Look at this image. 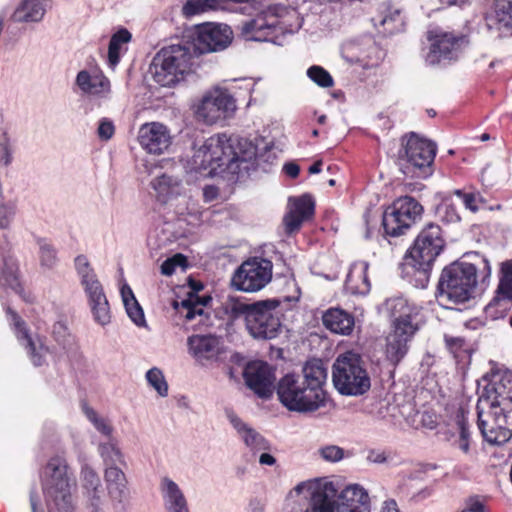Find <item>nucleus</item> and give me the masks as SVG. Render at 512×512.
Instances as JSON below:
<instances>
[{
	"instance_id": "obj_7",
	"label": "nucleus",
	"mask_w": 512,
	"mask_h": 512,
	"mask_svg": "<svg viewBox=\"0 0 512 512\" xmlns=\"http://www.w3.org/2000/svg\"><path fill=\"white\" fill-rule=\"evenodd\" d=\"M444 246L445 241L440 226L430 223L421 230L409 249L405 265L413 268L422 282H427L433 263L443 251Z\"/></svg>"
},
{
	"instance_id": "obj_16",
	"label": "nucleus",
	"mask_w": 512,
	"mask_h": 512,
	"mask_svg": "<svg viewBox=\"0 0 512 512\" xmlns=\"http://www.w3.org/2000/svg\"><path fill=\"white\" fill-rule=\"evenodd\" d=\"M285 7L272 5L261 11L255 18L241 24V35L250 41H269L280 24Z\"/></svg>"
},
{
	"instance_id": "obj_15",
	"label": "nucleus",
	"mask_w": 512,
	"mask_h": 512,
	"mask_svg": "<svg viewBox=\"0 0 512 512\" xmlns=\"http://www.w3.org/2000/svg\"><path fill=\"white\" fill-rule=\"evenodd\" d=\"M399 158L418 170L429 169L435 159L437 146L434 142L411 132L401 138Z\"/></svg>"
},
{
	"instance_id": "obj_3",
	"label": "nucleus",
	"mask_w": 512,
	"mask_h": 512,
	"mask_svg": "<svg viewBox=\"0 0 512 512\" xmlns=\"http://www.w3.org/2000/svg\"><path fill=\"white\" fill-rule=\"evenodd\" d=\"M491 278V265L487 258L477 255L474 263L456 261L446 266L440 275L438 297L452 303H465L477 290L484 291Z\"/></svg>"
},
{
	"instance_id": "obj_53",
	"label": "nucleus",
	"mask_w": 512,
	"mask_h": 512,
	"mask_svg": "<svg viewBox=\"0 0 512 512\" xmlns=\"http://www.w3.org/2000/svg\"><path fill=\"white\" fill-rule=\"evenodd\" d=\"M320 457L331 463H336L345 458L346 452L343 448L337 445H325L318 449Z\"/></svg>"
},
{
	"instance_id": "obj_40",
	"label": "nucleus",
	"mask_w": 512,
	"mask_h": 512,
	"mask_svg": "<svg viewBox=\"0 0 512 512\" xmlns=\"http://www.w3.org/2000/svg\"><path fill=\"white\" fill-rule=\"evenodd\" d=\"M132 40V34L121 28L116 31L110 39L108 47V65L115 68L120 62L121 55L127 51V44Z\"/></svg>"
},
{
	"instance_id": "obj_10",
	"label": "nucleus",
	"mask_w": 512,
	"mask_h": 512,
	"mask_svg": "<svg viewBox=\"0 0 512 512\" xmlns=\"http://www.w3.org/2000/svg\"><path fill=\"white\" fill-rule=\"evenodd\" d=\"M236 109V99L229 90L214 86L203 95L196 115L204 123L213 125L232 118Z\"/></svg>"
},
{
	"instance_id": "obj_20",
	"label": "nucleus",
	"mask_w": 512,
	"mask_h": 512,
	"mask_svg": "<svg viewBox=\"0 0 512 512\" xmlns=\"http://www.w3.org/2000/svg\"><path fill=\"white\" fill-rule=\"evenodd\" d=\"M138 141L147 153L161 155L171 146L172 136L164 124L149 122L139 128Z\"/></svg>"
},
{
	"instance_id": "obj_6",
	"label": "nucleus",
	"mask_w": 512,
	"mask_h": 512,
	"mask_svg": "<svg viewBox=\"0 0 512 512\" xmlns=\"http://www.w3.org/2000/svg\"><path fill=\"white\" fill-rule=\"evenodd\" d=\"M335 389L344 396H362L371 388V378L362 357L352 351L340 354L332 367Z\"/></svg>"
},
{
	"instance_id": "obj_52",
	"label": "nucleus",
	"mask_w": 512,
	"mask_h": 512,
	"mask_svg": "<svg viewBox=\"0 0 512 512\" xmlns=\"http://www.w3.org/2000/svg\"><path fill=\"white\" fill-rule=\"evenodd\" d=\"M147 382L153 387L161 397L168 395V384L164 378L162 371L153 367L146 373Z\"/></svg>"
},
{
	"instance_id": "obj_36",
	"label": "nucleus",
	"mask_w": 512,
	"mask_h": 512,
	"mask_svg": "<svg viewBox=\"0 0 512 512\" xmlns=\"http://www.w3.org/2000/svg\"><path fill=\"white\" fill-rule=\"evenodd\" d=\"M82 481L92 512H100L103 490L99 476L92 468L84 466L82 468Z\"/></svg>"
},
{
	"instance_id": "obj_42",
	"label": "nucleus",
	"mask_w": 512,
	"mask_h": 512,
	"mask_svg": "<svg viewBox=\"0 0 512 512\" xmlns=\"http://www.w3.org/2000/svg\"><path fill=\"white\" fill-rule=\"evenodd\" d=\"M488 18L499 29L512 30V0H493Z\"/></svg>"
},
{
	"instance_id": "obj_19",
	"label": "nucleus",
	"mask_w": 512,
	"mask_h": 512,
	"mask_svg": "<svg viewBox=\"0 0 512 512\" xmlns=\"http://www.w3.org/2000/svg\"><path fill=\"white\" fill-rule=\"evenodd\" d=\"M416 324L400 322L392 326L391 332L386 337L385 355L387 360L397 365L407 354L409 342L416 333Z\"/></svg>"
},
{
	"instance_id": "obj_47",
	"label": "nucleus",
	"mask_w": 512,
	"mask_h": 512,
	"mask_svg": "<svg viewBox=\"0 0 512 512\" xmlns=\"http://www.w3.org/2000/svg\"><path fill=\"white\" fill-rule=\"evenodd\" d=\"M497 291L504 298L512 300V260L504 261L501 264Z\"/></svg>"
},
{
	"instance_id": "obj_29",
	"label": "nucleus",
	"mask_w": 512,
	"mask_h": 512,
	"mask_svg": "<svg viewBox=\"0 0 512 512\" xmlns=\"http://www.w3.org/2000/svg\"><path fill=\"white\" fill-rule=\"evenodd\" d=\"M446 441L450 446L468 455L471 451L472 436L468 422L467 412L459 409L455 415V425L446 433Z\"/></svg>"
},
{
	"instance_id": "obj_58",
	"label": "nucleus",
	"mask_w": 512,
	"mask_h": 512,
	"mask_svg": "<svg viewBox=\"0 0 512 512\" xmlns=\"http://www.w3.org/2000/svg\"><path fill=\"white\" fill-rule=\"evenodd\" d=\"M444 341L447 349L455 356L458 357L459 354L465 350L466 341L462 337L451 336L448 334L444 335Z\"/></svg>"
},
{
	"instance_id": "obj_63",
	"label": "nucleus",
	"mask_w": 512,
	"mask_h": 512,
	"mask_svg": "<svg viewBox=\"0 0 512 512\" xmlns=\"http://www.w3.org/2000/svg\"><path fill=\"white\" fill-rule=\"evenodd\" d=\"M367 459L371 463L381 464L386 461L387 457H386L385 453L382 451L372 450L369 452Z\"/></svg>"
},
{
	"instance_id": "obj_49",
	"label": "nucleus",
	"mask_w": 512,
	"mask_h": 512,
	"mask_svg": "<svg viewBox=\"0 0 512 512\" xmlns=\"http://www.w3.org/2000/svg\"><path fill=\"white\" fill-rule=\"evenodd\" d=\"M307 77L322 88H330L334 85L331 74L322 66L313 65L307 69Z\"/></svg>"
},
{
	"instance_id": "obj_18",
	"label": "nucleus",
	"mask_w": 512,
	"mask_h": 512,
	"mask_svg": "<svg viewBox=\"0 0 512 512\" xmlns=\"http://www.w3.org/2000/svg\"><path fill=\"white\" fill-rule=\"evenodd\" d=\"M246 385L260 398L272 396L275 387V368L263 361L250 362L244 369Z\"/></svg>"
},
{
	"instance_id": "obj_64",
	"label": "nucleus",
	"mask_w": 512,
	"mask_h": 512,
	"mask_svg": "<svg viewBox=\"0 0 512 512\" xmlns=\"http://www.w3.org/2000/svg\"><path fill=\"white\" fill-rule=\"evenodd\" d=\"M380 512H400V510L394 499H388L383 502Z\"/></svg>"
},
{
	"instance_id": "obj_24",
	"label": "nucleus",
	"mask_w": 512,
	"mask_h": 512,
	"mask_svg": "<svg viewBox=\"0 0 512 512\" xmlns=\"http://www.w3.org/2000/svg\"><path fill=\"white\" fill-rule=\"evenodd\" d=\"M335 512H371L368 492L358 484L347 486L335 497Z\"/></svg>"
},
{
	"instance_id": "obj_30",
	"label": "nucleus",
	"mask_w": 512,
	"mask_h": 512,
	"mask_svg": "<svg viewBox=\"0 0 512 512\" xmlns=\"http://www.w3.org/2000/svg\"><path fill=\"white\" fill-rule=\"evenodd\" d=\"M0 285L11 288L25 302H33L31 293H26L18 278V264L11 256L0 255Z\"/></svg>"
},
{
	"instance_id": "obj_11",
	"label": "nucleus",
	"mask_w": 512,
	"mask_h": 512,
	"mask_svg": "<svg viewBox=\"0 0 512 512\" xmlns=\"http://www.w3.org/2000/svg\"><path fill=\"white\" fill-rule=\"evenodd\" d=\"M187 37L198 55L226 49L233 40V31L227 24L206 22L195 26Z\"/></svg>"
},
{
	"instance_id": "obj_35",
	"label": "nucleus",
	"mask_w": 512,
	"mask_h": 512,
	"mask_svg": "<svg viewBox=\"0 0 512 512\" xmlns=\"http://www.w3.org/2000/svg\"><path fill=\"white\" fill-rule=\"evenodd\" d=\"M104 479L110 498L121 503L128 496L125 473L118 466H108L104 471Z\"/></svg>"
},
{
	"instance_id": "obj_12",
	"label": "nucleus",
	"mask_w": 512,
	"mask_h": 512,
	"mask_svg": "<svg viewBox=\"0 0 512 512\" xmlns=\"http://www.w3.org/2000/svg\"><path fill=\"white\" fill-rule=\"evenodd\" d=\"M272 268L270 260L258 257L248 259L233 274L232 285L239 291H259L270 282Z\"/></svg>"
},
{
	"instance_id": "obj_51",
	"label": "nucleus",
	"mask_w": 512,
	"mask_h": 512,
	"mask_svg": "<svg viewBox=\"0 0 512 512\" xmlns=\"http://www.w3.org/2000/svg\"><path fill=\"white\" fill-rule=\"evenodd\" d=\"M84 413L98 432L108 438L112 437L113 427L107 419L98 416L96 411L88 406L84 407Z\"/></svg>"
},
{
	"instance_id": "obj_21",
	"label": "nucleus",
	"mask_w": 512,
	"mask_h": 512,
	"mask_svg": "<svg viewBox=\"0 0 512 512\" xmlns=\"http://www.w3.org/2000/svg\"><path fill=\"white\" fill-rule=\"evenodd\" d=\"M5 311L18 341L27 350L33 365L36 367L42 366L45 362V356L48 353L47 347H45L39 340L36 341L31 337L25 322L14 310L9 306H6Z\"/></svg>"
},
{
	"instance_id": "obj_23",
	"label": "nucleus",
	"mask_w": 512,
	"mask_h": 512,
	"mask_svg": "<svg viewBox=\"0 0 512 512\" xmlns=\"http://www.w3.org/2000/svg\"><path fill=\"white\" fill-rule=\"evenodd\" d=\"M315 209L313 198L304 194L299 197H290L288 199V211L283 218L285 231L292 234L300 229L303 222L309 220Z\"/></svg>"
},
{
	"instance_id": "obj_17",
	"label": "nucleus",
	"mask_w": 512,
	"mask_h": 512,
	"mask_svg": "<svg viewBox=\"0 0 512 512\" xmlns=\"http://www.w3.org/2000/svg\"><path fill=\"white\" fill-rule=\"evenodd\" d=\"M298 494L307 491L310 495L309 506L305 512H335L337 488L327 480L301 482L295 487Z\"/></svg>"
},
{
	"instance_id": "obj_48",
	"label": "nucleus",
	"mask_w": 512,
	"mask_h": 512,
	"mask_svg": "<svg viewBox=\"0 0 512 512\" xmlns=\"http://www.w3.org/2000/svg\"><path fill=\"white\" fill-rule=\"evenodd\" d=\"M438 217L445 223H457L460 215L450 196H445L437 207Z\"/></svg>"
},
{
	"instance_id": "obj_2",
	"label": "nucleus",
	"mask_w": 512,
	"mask_h": 512,
	"mask_svg": "<svg viewBox=\"0 0 512 512\" xmlns=\"http://www.w3.org/2000/svg\"><path fill=\"white\" fill-rule=\"evenodd\" d=\"M327 368L319 359L309 360L302 374L288 373L278 381L279 402L290 412L313 413L326 405Z\"/></svg>"
},
{
	"instance_id": "obj_34",
	"label": "nucleus",
	"mask_w": 512,
	"mask_h": 512,
	"mask_svg": "<svg viewBox=\"0 0 512 512\" xmlns=\"http://www.w3.org/2000/svg\"><path fill=\"white\" fill-rule=\"evenodd\" d=\"M47 11V0H23L15 9L12 18L17 23H39Z\"/></svg>"
},
{
	"instance_id": "obj_56",
	"label": "nucleus",
	"mask_w": 512,
	"mask_h": 512,
	"mask_svg": "<svg viewBox=\"0 0 512 512\" xmlns=\"http://www.w3.org/2000/svg\"><path fill=\"white\" fill-rule=\"evenodd\" d=\"M185 263H186L185 256H183L182 254H176L173 257L166 259L161 264V273L163 275L170 276L175 272L176 267H178V266L184 267Z\"/></svg>"
},
{
	"instance_id": "obj_59",
	"label": "nucleus",
	"mask_w": 512,
	"mask_h": 512,
	"mask_svg": "<svg viewBox=\"0 0 512 512\" xmlns=\"http://www.w3.org/2000/svg\"><path fill=\"white\" fill-rule=\"evenodd\" d=\"M115 133V126L109 118H102L99 121L97 128V135L103 141L110 140Z\"/></svg>"
},
{
	"instance_id": "obj_61",
	"label": "nucleus",
	"mask_w": 512,
	"mask_h": 512,
	"mask_svg": "<svg viewBox=\"0 0 512 512\" xmlns=\"http://www.w3.org/2000/svg\"><path fill=\"white\" fill-rule=\"evenodd\" d=\"M181 306L186 309L185 318L193 320L197 315H202L204 310L200 303H194L193 299H186L181 302Z\"/></svg>"
},
{
	"instance_id": "obj_46",
	"label": "nucleus",
	"mask_w": 512,
	"mask_h": 512,
	"mask_svg": "<svg viewBox=\"0 0 512 512\" xmlns=\"http://www.w3.org/2000/svg\"><path fill=\"white\" fill-rule=\"evenodd\" d=\"M98 451L106 467L117 466V464L125 465L123 453L114 441L110 440L100 444Z\"/></svg>"
},
{
	"instance_id": "obj_1",
	"label": "nucleus",
	"mask_w": 512,
	"mask_h": 512,
	"mask_svg": "<svg viewBox=\"0 0 512 512\" xmlns=\"http://www.w3.org/2000/svg\"><path fill=\"white\" fill-rule=\"evenodd\" d=\"M477 425L490 444L502 445L512 437V373L495 376L482 389L477 405Z\"/></svg>"
},
{
	"instance_id": "obj_45",
	"label": "nucleus",
	"mask_w": 512,
	"mask_h": 512,
	"mask_svg": "<svg viewBox=\"0 0 512 512\" xmlns=\"http://www.w3.org/2000/svg\"><path fill=\"white\" fill-rule=\"evenodd\" d=\"M192 162L196 169L208 170L210 175L220 173L219 169L216 168V162L214 161L212 153L207 149L206 141L194 152Z\"/></svg>"
},
{
	"instance_id": "obj_14",
	"label": "nucleus",
	"mask_w": 512,
	"mask_h": 512,
	"mask_svg": "<svg viewBox=\"0 0 512 512\" xmlns=\"http://www.w3.org/2000/svg\"><path fill=\"white\" fill-rule=\"evenodd\" d=\"M190 355L202 367H212L224 362L227 358V349L219 337L206 334H195L187 339Z\"/></svg>"
},
{
	"instance_id": "obj_55",
	"label": "nucleus",
	"mask_w": 512,
	"mask_h": 512,
	"mask_svg": "<svg viewBox=\"0 0 512 512\" xmlns=\"http://www.w3.org/2000/svg\"><path fill=\"white\" fill-rule=\"evenodd\" d=\"M16 213V204L0 202V228L8 229Z\"/></svg>"
},
{
	"instance_id": "obj_26",
	"label": "nucleus",
	"mask_w": 512,
	"mask_h": 512,
	"mask_svg": "<svg viewBox=\"0 0 512 512\" xmlns=\"http://www.w3.org/2000/svg\"><path fill=\"white\" fill-rule=\"evenodd\" d=\"M74 266L87 300L105 294L104 288L87 256L75 257Z\"/></svg>"
},
{
	"instance_id": "obj_43",
	"label": "nucleus",
	"mask_w": 512,
	"mask_h": 512,
	"mask_svg": "<svg viewBox=\"0 0 512 512\" xmlns=\"http://www.w3.org/2000/svg\"><path fill=\"white\" fill-rule=\"evenodd\" d=\"M122 300L126 309V312L132 322L138 327H145L146 320L143 309L136 300L131 288L125 285L121 289Z\"/></svg>"
},
{
	"instance_id": "obj_4",
	"label": "nucleus",
	"mask_w": 512,
	"mask_h": 512,
	"mask_svg": "<svg viewBox=\"0 0 512 512\" xmlns=\"http://www.w3.org/2000/svg\"><path fill=\"white\" fill-rule=\"evenodd\" d=\"M199 56L187 36L177 43L161 48L154 56L150 72L161 86L176 84L185 74L192 72L195 58Z\"/></svg>"
},
{
	"instance_id": "obj_62",
	"label": "nucleus",
	"mask_w": 512,
	"mask_h": 512,
	"mask_svg": "<svg viewBox=\"0 0 512 512\" xmlns=\"http://www.w3.org/2000/svg\"><path fill=\"white\" fill-rule=\"evenodd\" d=\"M219 190L216 186L207 185L203 188V198L205 202H211L217 198Z\"/></svg>"
},
{
	"instance_id": "obj_22",
	"label": "nucleus",
	"mask_w": 512,
	"mask_h": 512,
	"mask_svg": "<svg viewBox=\"0 0 512 512\" xmlns=\"http://www.w3.org/2000/svg\"><path fill=\"white\" fill-rule=\"evenodd\" d=\"M75 85L81 94L87 97L107 99L111 94L110 80L100 69L79 71L76 75Z\"/></svg>"
},
{
	"instance_id": "obj_31",
	"label": "nucleus",
	"mask_w": 512,
	"mask_h": 512,
	"mask_svg": "<svg viewBox=\"0 0 512 512\" xmlns=\"http://www.w3.org/2000/svg\"><path fill=\"white\" fill-rule=\"evenodd\" d=\"M151 187L155 191L158 200L170 207L184 194L182 182L167 174L153 178Z\"/></svg>"
},
{
	"instance_id": "obj_9",
	"label": "nucleus",
	"mask_w": 512,
	"mask_h": 512,
	"mask_svg": "<svg viewBox=\"0 0 512 512\" xmlns=\"http://www.w3.org/2000/svg\"><path fill=\"white\" fill-rule=\"evenodd\" d=\"M423 213L422 205L413 197H400L382 215L384 232L396 237L404 234Z\"/></svg>"
},
{
	"instance_id": "obj_33",
	"label": "nucleus",
	"mask_w": 512,
	"mask_h": 512,
	"mask_svg": "<svg viewBox=\"0 0 512 512\" xmlns=\"http://www.w3.org/2000/svg\"><path fill=\"white\" fill-rule=\"evenodd\" d=\"M323 325L333 333L350 335L354 329V316L341 308H330L322 316Z\"/></svg>"
},
{
	"instance_id": "obj_25",
	"label": "nucleus",
	"mask_w": 512,
	"mask_h": 512,
	"mask_svg": "<svg viewBox=\"0 0 512 512\" xmlns=\"http://www.w3.org/2000/svg\"><path fill=\"white\" fill-rule=\"evenodd\" d=\"M207 149L212 153L214 161L216 162V168L219 172H229L236 174V168H234L233 157V139L228 138L225 134L213 135L206 139Z\"/></svg>"
},
{
	"instance_id": "obj_13",
	"label": "nucleus",
	"mask_w": 512,
	"mask_h": 512,
	"mask_svg": "<svg viewBox=\"0 0 512 512\" xmlns=\"http://www.w3.org/2000/svg\"><path fill=\"white\" fill-rule=\"evenodd\" d=\"M431 44L425 54V63L430 66L456 61L468 45L465 35L441 33L430 38Z\"/></svg>"
},
{
	"instance_id": "obj_39",
	"label": "nucleus",
	"mask_w": 512,
	"mask_h": 512,
	"mask_svg": "<svg viewBox=\"0 0 512 512\" xmlns=\"http://www.w3.org/2000/svg\"><path fill=\"white\" fill-rule=\"evenodd\" d=\"M372 21L375 27L382 26L388 33L398 31L403 25L401 11L388 4L379 7L378 15L373 17Z\"/></svg>"
},
{
	"instance_id": "obj_37",
	"label": "nucleus",
	"mask_w": 512,
	"mask_h": 512,
	"mask_svg": "<svg viewBox=\"0 0 512 512\" xmlns=\"http://www.w3.org/2000/svg\"><path fill=\"white\" fill-rule=\"evenodd\" d=\"M174 213L179 217V220L187 222L189 225L198 226L203 221V213L198 203L191 199V197L183 194L175 203L170 207Z\"/></svg>"
},
{
	"instance_id": "obj_32",
	"label": "nucleus",
	"mask_w": 512,
	"mask_h": 512,
	"mask_svg": "<svg viewBox=\"0 0 512 512\" xmlns=\"http://www.w3.org/2000/svg\"><path fill=\"white\" fill-rule=\"evenodd\" d=\"M369 264L366 261H357L350 266L345 280V290L352 295H367L371 289L368 278Z\"/></svg>"
},
{
	"instance_id": "obj_54",
	"label": "nucleus",
	"mask_w": 512,
	"mask_h": 512,
	"mask_svg": "<svg viewBox=\"0 0 512 512\" xmlns=\"http://www.w3.org/2000/svg\"><path fill=\"white\" fill-rule=\"evenodd\" d=\"M0 149L2 152V160L5 166H9L13 161V141L7 130H4L1 135Z\"/></svg>"
},
{
	"instance_id": "obj_60",
	"label": "nucleus",
	"mask_w": 512,
	"mask_h": 512,
	"mask_svg": "<svg viewBox=\"0 0 512 512\" xmlns=\"http://www.w3.org/2000/svg\"><path fill=\"white\" fill-rule=\"evenodd\" d=\"M182 15L189 19L193 16L205 13L201 0H186L182 6Z\"/></svg>"
},
{
	"instance_id": "obj_5",
	"label": "nucleus",
	"mask_w": 512,
	"mask_h": 512,
	"mask_svg": "<svg viewBox=\"0 0 512 512\" xmlns=\"http://www.w3.org/2000/svg\"><path fill=\"white\" fill-rule=\"evenodd\" d=\"M278 299H266L254 303H238L233 311L242 315L250 335L255 339L271 340L276 338L282 329Z\"/></svg>"
},
{
	"instance_id": "obj_8",
	"label": "nucleus",
	"mask_w": 512,
	"mask_h": 512,
	"mask_svg": "<svg viewBox=\"0 0 512 512\" xmlns=\"http://www.w3.org/2000/svg\"><path fill=\"white\" fill-rule=\"evenodd\" d=\"M67 464L61 458H52L44 471L43 491L50 512H72L74 502Z\"/></svg>"
},
{
	"instance_id": "obj_28",
	"label": "nucleus",
	"mask_w": 512,
	"mask_h": 512,
	"mask_svg": "<svg viewBox=\"0 0 512 512\" xmlns=\"http://www.w3.org/2000/svg\"><path fill=\"white\" fill-rule=\"evenodd\" d=\"M226 416L251 452L255 454L270 449L269 442L254 428L243 422L232 410H227Z\"/></svg>"
},
{
	"instance_id": "obj_57",
	"label": "nucleus",
	"mask_w": 512,
	"mask_h": 512,
	"mask_svg": "<svg viewBox=\"0 0 512 512\" xmlns=\"http://www.w3.org/2000/svg\"><path fill=\"white\" fill-rule=\"evenodd\" d=\"M453 194L462 201L466 209H469L472 212L478 211V197L476 194L465 192L461 189L454 190Z\"/></svg>"
},
{
	"instance_id": "obj_44",
	"label": "nucleus",
	"mask_w": 512,
	"mask_h": 512,
	"mask_svg": "<svg viewBox=\"0 0 512 512\" xmlns=\"http://www.w3.org/2000/svg\"><path fill=\"white\" fill-rule=\"evenodd\" d=\"M93 319L101 326H105L111 321L110 305L106 294H102L88 300Z\"/></svg>"
},
{
	"instance_id": "obj_41",
	"label": "nucleus",
	"mask_w": 512,
	"mask_h": 512,
	"mask_svg": "<svg viewBox=\"0 0 512 512\" xmlns=\"http://www.w3.org/2000/svg\"><path fill=\"white\" fill-rule=\"evenodd\" d=\"M384 306L386 311L393 318L392 326H395L400 322L414 324L412 322L414 307H412L405 298H389L385 301Z\"/></svg>"
},
{
	"instance_id": "obj_27",
	"label": "nucleus",
	"mask_w": 512,
	"mask_h": 512,
	"mask_svg": "<svg viewBox=\"0 0 512 512\" xmlns=\"http://www.w3.org/2000/svg\"><path fill=\"white\" fill-rule=\"evenodd\" d=\"M159 491L165 512H190L187 498L180 486L171 478H161Z\"/></svg>"
},
{
	"instance_id": "obj_50",
	"label": "nucleus",
	"mask_w": 512,
	"mask_h": 512,
	"mask_svg": "<svg viewBox=\"0 0 512 512\" xmlns=\"http://www.w3.org/2000/svg\"><path fill=\"white\" fill-rule=\"evenodd\" d=\"M39 259L42 267L52 269L57 264V251L45 239L38 240Z\"/></svg>"
},
{
	"instance_id": "obj_38",
	"label": "nucleus",
	"mask_w": 512,
	"mask_h": 512,
	"mask_svg": "<svg viewBox=\"0 0 512 512\" xmlns=\"http://www.w3.org/2000/svg\"><path fill=\"white\" fill-rule=\"evenodd\" d=\"M260 156L259 149L250 140L241 138L233 140V157L234 168H236V174L241 170H248L249 167L242 166L247 164Z\"/></svg>"
}]
</instances>
